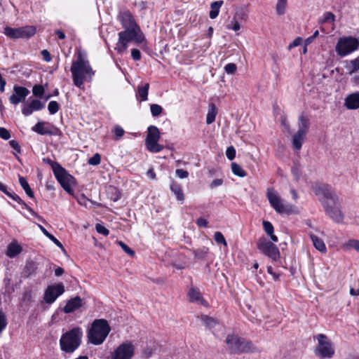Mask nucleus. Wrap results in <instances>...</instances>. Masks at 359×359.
<instances>
[{
  "label": "nucleus",
  "instance_id": "338daca9",
  "mask_svg": "<svg viewBox=\"0 0 359 359\" xmlns=\"http://www.w3.org/2000/svg\"><path fill=\"white\" fill-rule=\"evenodd\" d=\"M41 55L46 62H50L52 59L50 53L47 50H43Z\"/></svg>",
  "mask_w": 359,
  "mask_h": 359
},
{
  "label": "nucleus",
  "instance_id": "a211bd4d",
  "mask_svg": "<svg viewBox=\"0 0 359 359\" xmlns=\"http://www.w3.org/2000/svg\"><path fill=\"white\" fill-rule=\"evenodd\" d=\"M83 300L79 296L70 299L67 301L66 305L63 308L65 313H70L82 306Z\"/></svg>",
  "mask_w": 359,
  "mask_h": 359
},
{
  "label": "nucleus",
  "instance_id": "6ab92c4d",
  "mask_svg": "<svg viewBox=\"0 0 359 359\" xmlns=\"http://www.w3.org/2000/svg\"><path fill=\"white\" fill-rule=\"evenodd\" d=\"M44 107V104L39 100H33L29 104H26L22 109V113L25 116H29L33 113L34 111L41 110Z\"/></svg>",
  "mask_w": 359,
  "mask_h": 359
},
{
  "label": "nucleus",
  "instance_id": "774afa93",
  "mask_svg": "<svg viewBox=\"0 0 359 359\" xmlns=\"http://www.w3.org/2000/svg\"><path fill=\"white\" fill-rule=\"evenodd\" d=\"M267 272L273 276L274 280H278L279 278V274L273 271L271 266H268Z\"/></svg>",
  "mask_w": 359,
  "mask_h": 359
},
{
  "label": "nucleus",
  "instance_id": "2eb2a0df",
  "mask_svg": "<svg viewBox=\"0 0 359 359\" xmlns=\"http://www.w3.org/2000/svg\"><path fill=\"white\" fill-rule=\"evenodd\" d=\"M65 291V286L61 283L48 286L44 292V302L46 304H53Z\"/></svg>",
  "mask_w": 359,
  "mask_h": 359
},
{
  "label": "nucleus",
  "instance_id": "680f3d73",
  "mask_svg": "<svg viewBox=\"0 0 359 359\" xmlns=\"http://www.w3.org/2000/svg\"><path fill=\"white\" fill-rule=\"evenodd\" d=\"M231 27H229V29H231L234 31H238L241 29L240 23L235 19H233L231 22Z\"/></svg>",
  "mask_w": 359,
  "mask_h": 359
},
{
  "label": "nucleus",
  "instance_id": "7ed1b4c3",
  "mask_svg": "<svg viewBox=\"0 0 359 359\" xmlns=\"http://www.w3.org/2000/svg\"><path fill=\"white\" fill-rule=\"evenodd\" d=\"M144 41V35L140 27L125 29L118 33V40L115 48L118 53H122L126 50L129 43L140 44Z\"/></svg>",
  "mask_w": 359,
  "mask_h": 359
},
{
  "label": "nucleus",
  "instance_id": "6e6552de",
  "mask_svg": "<svg viewBox=\"0 0 359 359\" xmlns=\"http://www.w3.org/2000/svg\"><path fill=\"white\" fill-rule=\"evenodd\" d=\"M298 130L292 137V146L296 150H300L306 139L309 128V120L302 114L298 118Z\"/></svg>",
  "mask_w": 359,
  "mask_h": 359
},
{
  "label": "nucleus",
  "instance_id": "9d476101",
  "mask_svg": "<svg viewBox=\"0 0 359 359\" xmlns=\"http://www.w3.org/2000/svg\"><path fill=\"white\" fill-rule=\"evenodd\" d=\"M54 175L62 187L69 194H74L72 186L75 184V179L67 173L60 165H55Z\"/></svg>",
  "mask_w": 359,
  "mask_h": 359
},
{
  "label": "nucleus",
  "instance_id": "3c124183",
  "mask_svg": "<svg viewBox=\"0 0 359 359\" xmlns=\"http://www.w3.org/2000/svg\"><path fill=\"white\" fill-rule=\"evenodd\" d=\"M226 157L229 160H233L236 156V149L233 146L229 147L226 151Z\"/></svg>",
  "mask_w": 359,
  "mask_h": 359
},
{
  "label": "nucleus",
  "instance_id": "5fc2aeb1",
  "mask_svg": "<svg viewBox=\"0 0 359 359\" xmlns=\"http://www.w3.org/2000/svg\"><path fill=\"white\" fill-rule=\"evenodd\" d=\"M32 299V293L31 290L25 291L22 294V301L29 303Z\"/></svg>",
  "mask_w": 359,
  "mask_h": 359
},
{
  "label": "nucleus",
  "instance_id": "13d9d810",
  "mask_svg": "<svg viewBox=\"0 0 359 359\" xmlns=\"http://www.w3.org/2000/svg\"><path fill=\"white\" fill-rule=\"evenodd\" d=\"M175 173L176 175L181 179L187 178L189 176V172L182 169H177Z\"/></svg>",
  "mask_w": 359,
  "mask_h": 359
},
{
  "label": "nucleus",
  "instance_id": "4c0bfd02",
  "mask_svg": "<svg viewBox=\"0 0 359 359\" xmlns=\"http://www.w3.org/2000/svg\"><path fill=\"white\" fill-rule=\"evenodd\" d=\"M286 5L287 0H278L276 4V11L278 15H281L285 13Z\"/></svg>",
  "mask_w": 359,
  "mask_h": 359
},
{
  "label": "nucleus",
  "instance_id": "4be33fe9",
  "mask_svg": "<svg viewBox=\"0 0 359 359\" xmlns=\"http://www.w3.org/2000/svg\"><path fill=\"white\" fill-rule=\"evenodd\" d=\"M19 39L30 38L36 34V27L34 26H25L18 28Z\"/></svg>",
  "mask_w": 359,
  "mask_h": 359
},
{
  "label": "nucleus",
  "instance_id": "aec40b11",
  "mask_svg": "<svg viewBox=\"0 0 359 359\" xmlns=\"http://www.w3.org/2000/svg\"><path fill=\"white\" fill-rule=\"evenodd\" d=\"M344 105L348 109H359V92L348 95L345 98Z\"/></svg>",
  "mask_w": 359,
  "mask_h": 359
},
{
  "label": "nucleus",
  "instance_id": "49530a36",
  "mask_svg": "<svg viewBox=\"0 0 359 359\" xmlns=\"http://www.w3.org/2000/svg\"><path fill=\"white\" fill-rule=\"evenodd\" d=\"M48 109L50 114H55L59 110V104L56 101H50L48 105Z\"/></svg>",
  "mask_w": 359,
  "mask_h": 359
},
{
  "label": "nucleus",
  "instance_id": "dca6fc26",
  "mask_svg": "<svg viewBox=\"0 0 359 359\" xmlns=\"http://www.w3.org/2000/svg\"><path fill=\"white\" fill-rule=\"evenodd\" d=\"M118 20L121 22L123 30L139 27L132 13L129 11H123L118 13Z\"/></svg>",
  "mask_w": 359,
  "mask_h": 359
},
{
  "label": "nucleus",
  "instance_id": "473e14b6",
  "mask_svg": "<svg viewBox=\"0 0 359 359\" xmlns=\"http://www.w3.org/2000/svg\"><path fill=\"white\" fill-rule=\"evenodd\" d=\"M4 34L11 39H19L18 28H12L6 27L4 32Z\"/></svg>",
  "mask_w": 359,
  "mask_h": 359
},
{
  "label": "nucleus",
  "instance_id": "f3484780",
  "mask_svg": "<svg viewBox=\"0 0 359 359\" xmlns=\"http://www.w3.org/2000/svg\"><path fill=\"white\" fill-rule=\"evenodd\" d=\"M13 91L14 93L10 97L9 100L14 105L25 102L26 97L29 93V90L22 86H14Z\"/></svg>",
  "mask_w": 359,
  "mask_h": 359
},
{
  "label": "nucleus",
  "instance_id": "5701e85b",
  "mask_svg": "<svg viewBox=\"0 0 359 359\" xmlns=\"http://www.w3.org/2000/svg\"><path fill=\"white\" fill-rule=\"evenodd\" d=\"M217 114V109L215 104L213 103L209 104L208 111L206 116L207 124H211L215 121Z\"/></svg>",
  "mask_w": 359,
  "mask_h": 359
},
{
  "label": "nucleus",
  "instance_id": "a19ab883",
  "mask_svg": "<svg viewBox=\"0 0 359 359\" xmlns=\"http://www.w3.org/2000/svg\"><path fill=\"white\" fill-rule=\"evenodd\" d=\"M117 244L123 249V250L130 255V257H133L135 255V252L131 248H130L126 243L123 241H117Z\"/></svg>",
  "mask_w": 359,
  "mask_h": 359
},
{
  "label": "nucleus",
  "instance_id": "393cba45",
  "mask_svg": "<svg viewBox=\"0 0 359 359\" xmlns=\"http://www.w3.org/2000/svg\"><path fill=\"white\" fill-rule=\"evenodd\" d=\"M189 301L192 302H198L203 304L204 300L201 297V292L194 288H191L188 292Z\"/></svg>",
  "mask_w": 359,
  "mask_h": 359
},
{
  "label": "nucleus",
  "instance_id": "c85d7f7f",
  "mask_svg": "<svg viewBox=\"0 0 359 359\" xmlns=\"http://www.w3.org/2000/svg\"><path fill=\"white\" fill-rule=\"evenodd\" d=\"M19 182L26 194L30 198H34V192L30 188L27 180L24 177L19 176Z\"/></svg>",
  "mask_w": 359,
  "mask_h": 359
},
{
  "label": "nucleus",
  "instance_id": "b1692460",
  "mask_svg": "<svg viewBox=\"0 0 359 359\" xmlns=\"http://www.w3.org/2000/svg\"><path fill=\"white\" fill-rule=\"evenodd\" d=\"M37 269V264L33 261H29L26 263L25 266L23 269V276L28 278L31 275L35 273Z\"/></svg>",
  "mask_w": 359,
  "mask_h": 359
},
{
  "label": "nucleus",
  "instance_id": "423d86ee",
  "mask_svg": "<svg viewBox=\"0 0 359 359\" xmlns=\"http://www.w3.org/2000/svg\"><path fill=\"white\" fill-rule=\"evenodd\" d=\"M226 343L229 350L234 353H248L260 351L252 342L233 334H229L226 337Z\"/></svg>",
  "mask_w": 359,
  "mask_h": 359
},
{
  "label": "nucleus",
  "instance_id": "1a4fd4ad",
  "mask_svg": "<svg viewBox=\"0 0 359 359\" xmlns=\"http://www.w3.org/2000/svg\"><path fill=\"white\" fill-rule=\"evenodd\" d=\"M359 48V39L353 36H344L339 39L335 50L338 55L344 57Z\"/></svg>",
  "mask_w": 359,
  "mask_h": 359
},
{
  "label": "nucleus",
  "instance_id": "a18cd8bd",
  "mask_svg": "<svg viewBox=\"0 0 359 359\" xmlns=\"http://www.w3.org/2000/svg\"><path fill=\"white\" fill-rule=\"evenodd\" d=\"M32 93L36 97H41L44 93V88L41 85H35L32 88Z\"/></svg>",
  "mask_w": 359,
  "mask_h": 359
},
{
  "label": "nucleus",
  "instance_id": "72a5a7b5",
  "mask_svg": "<svg viewBox=\"0 0 359 359\" xmlns=\"http://www.w3.org/2000/svg\"><path fill=\"white\" fill-rule=\"evenodd\" d=\"M149 88V83H146L143 86H138V88H137L138 95L140 97L142 101H145L147 100Z\"/></svg>",
  "mask_w": 359,
  "mask_h": 359
},
{
  "label": "nucleus",
  "instance_id": "69168bd1",
  "mask_svg": "<svg viewBox=\"0 0 359 359\" xmlns=\"http://www.w3.org/2000/svg\"><path fill=\"white\" fill-rule=\"evenodd\" d=\"M27 210L33 215L36 218H37L39 219V221H41L43 223H46V221L41 217L39 216L36 212L34 211V210L30 208V207H27Z\"/></svg>",
  "mask_w": 359,
  "mask_h": 359
},
{
  "label": "nucleus",
  "instance_id": "c756f323",
  "mask_svg": "<svg viewBox=\"0 0 359 359\" xmlns=\"http://www.w3.org/2000/svg\"><path fill=\"white\" fill-rule=\"evenodd\" d=\"M201 320L203 322L205 325L208 328H212L215 327L217 324L218 322L216 319L208 316L206 315H202L201 316Z\"/></svg>",
  "mask_w": 359,
  "mask_h": 359
},
{
  "label": "nucleus",
  "instance_id": "f03ea898",
  "mask_svg": "<svg viewBox=\"0 0 359 359\" xmlns=\"http://www.w3.org/2000/svg\"><path fill=\"white\" fill-rule=\"evenodd\" d=\"M70 71L74 84L82 88L85 81H90L94 74L88 60L85 59L81 52H79L76 60L72 64Z\"/></svg>",
  "mask_w": 359,
  "mask_h": 359
},
{
  "label": "nucleus",
  "instance_id": "de8ad7c7",
  "mask_svg": "<svg viewBox=\"0 0 359 359\" xmlns=\"http://www.w3.org/2000/svg\"><path fill=\"white\" fill-rule=\"evenodd\" d=\"M262 224L263 228L267 235H271L273 233V226L270 222L264 220Z\"/></svg>",
  "mask_w": 359,
  "mask_h": 359
},
{
  "label": "nucleus",
  "instance_id": "ddd939ff",
  "mask_svg": "<svg viewBox=\"0 0 359 359\" xmlns=\"http://www.w3.org/2000/svg\"><path fill=\"white\" fill-rule=\"evenodd\" d=\"M266 197L270 205L278 213H290L292 211V206L284 205L278 193L273 189H269L266 192Z\"/></svg>",
  "mask_w": 359,
  "mask_h": 359
},
{
  "label": "nucleus",
  "instance_id": "ea45409f",
  "mask_svg": "<svg viewBox=\"0 0 359 359\" xmlns=\"http://www.w3.org/2000/svg\"><path fill=\"white\" fill-rule=\"evenodd\" d=\"M214 238L216 243L219 244H223L224 246H227V243L225 240V238L221 232L216 231L214 234Z\"/></svg>",
  "mask_w": 359,
  "mask_h": 359
},
{
  "label": "nucleus",
  "instance_id": "09e8293b",
  "mask_svg": "<svg viewBox=\"0 0 359 359\" xmlns=\"http://www.w3.org/2000/svg\"><path fill=\"white\" fill-rule=\"evenodd\" d=\"M7 325L6 318L5 313L0 311V334Z\"/></svg>",
  "mask_w": 359,
  "mask_h": 359
},
{
  "label": "nucleus",
  "instance_id": "6e6d98bb",
  "mask_svg": "<svg viewBox=\"0 0 359 359\" xmlns=\"http://www.w3.org/2000/svg\"><path fill=\"white\" fill-rule=\"evenodd\" d=\"M11 137L10 132L5 128H0V137L4 140H8Z\"/></svg>",
  "mask_w": 359,
  "mask_h": 359
},
{
  "label": "nucleus",
  "instance_id": "f257e3e1",
  "mask_svg": "<svg viewBox=\"0 0 359 359\" xmlns=\"http://www.w3.org/2000/svg\"><path fill=\"white\" fill-rule=\"evenodd\" d=\"M314 194L320 196L321 204L331 219L337 223L343 222L344 215L341 210V203L338 195L328 184H318L312 186Z\"/></svg>",
  "mask_w": 359,
  "mask_h": 359
},
{
  "label": "nucleus",
  "instance_id": "603ef678",
  "mask_svg": "<svg viewBox=\"0 0 359 359\" xmlns=\"http://www.w3.org/2000/svg\"><path fill=\"white\" fill-rule=\"evenodd\" d=\"M114 133L116 136V140H119L124 135L123 129L119 126H116L114 128Z\"/></svg>",
  "mask_w": 359,
  "mask_h": 359
},
{
  "label": "nucleus",
  "instance_id": "864d4df0",
  "mask_svg": "<svg viewBox=\"0 0 359 359\" xmlns=\"http://www.w3.org/2000/svg\"><path fill=\"white\" fill-rule=\"evenodd\" d=\"M236 69V65L234 63H229L224 67V70L227 74H234Z\"/></svg>",
  "mask_w": 359,
  "mask_h": 359
},
{
  "label": "nucleus",
  "instance_id": "2f4dec72",
  "mask_svg": "<svg viewBox=\"0 0 359 359\" xmlns=\"http://www.w3.org/2000/svg\"><path fill=\"white\" fill-rule=\"evenodd\" d=\"M232 172L240 177H244L246 176V172L241 168L240 165L236 163H231Z\"/></svg>",
  "mask_w": 359,
  "mask_h": 359
},
{
  "label": "nucleus",
  "instance_id": "e2e57ef3",
  "mask_svg": "<svg viewBox=\"0 0 359 359\" xmlns=\"http://www.w3.org/2000/svg\"><path fill=\"white\" fill-rule=\"evenodd\" d=\"M196 224L200 227H207L208 226V221L203 217L198 218L196 220Z\"/></svg>",
  "mask_w": 359,
  "mask_h": 359
},
{
  "label": "nucleus",
  "instance_id": "e433bc0d",
  "mask_svg": "<svg viewBox=\"0 0 359 359\" xmlns=\"http://www.w3.org/2000/svg\"><path fill=\"white\" fill-rule=\"evenodd\" d=\"M335 20V15L331 12H325L323 16L318 19V23L325 24L327 22H333Z\"/></svg>",
  "mask_w": 359,
  "mask_h": 359
},
{
  "label": "nucleus",
  "instance_id": "20e7f679",
  "mask_svg": "<svg viewBox=\"0 0 359 359\" xmlns=\"http://www.w3.org/2000/svg\"><path fill=\"white\" fill-rule=\"evenodd\" d=\"M82 337L83 331L79 327L66 332L60 339L61 351L67 353H74L81 345Z\"/></svg>",
  "mask_w": 359,
  "mask_h": 359
},
{
  "label": "nucleus",
  "instance_id": "c03bdc74",
  "mask_svg": "<svg viewBox=\"0 0 359 359\" xmlns=\"http://www.w3.org/2000/svg\"><path fill=\"white\" fill-rule=\"evenodd\" d=\"M101 162V156L96 153L91 158H90L88 161L89 165H97Z\"/></svg>",
  "mask_w": 359,
  "mask_h": 359
},
{
  "label": "nucleus",
  "instance_id": "f704fd0d",
  "mask_svg": "<svg viewBox=\"0 0 359 359\" xmlns=\"http://www.w3.org/2000/svg\"><path fill=\"white\" fill-rule=\"evenodd\" d=\"M34 131L40 135L50 134V131L44 127V123L41 122L37 123L32 128Z\"/></svg>",
  "mask_w": 359,
  "mask_h": 359
},
{
  "label": "nucleus",
  "instance_id": "4468645a",
  "mask_svg": "<svg viewBox=\"0 0 359 359\" xmlns=\"http://www.w3.org/2000/svg\"><path fill=\"white\" fill-rule=\"evenodd\" d=\"M135 353V347L131 341L120 344L114 351L112 359H131Z\"/></svg>",
  "mask_w": 359,
  "mask_h": 359
},
{
  "label": "nucleus",
  "instance_id": "cd10ccee",
  "mask_svg": "<svg viewBox=\"0 0 359 359\" xmlns=\"http://www.w3.org/2000/svg\"><path fill=\"white\" fill-rule=\"evenodd\" d=\"M170 189L172 192L176 196V198L178 201H184V196L180 184L172 182L170 185Z\"/></svg>",
  "mask_w": 359,
  "mask_h": 359
},
{
  "label": "nucleus",
  "instance_id": "58836bf2",
  "mask_svg": "<svg viewBox=\"0 0 359 359\" xmlns=\"http://www.w3.org/2000/svg\"><path fill=\"white\" fill-rule=\"evenodd\" d=\"M208 252V248H203L201 249H198L194 250V253L196 258L198 259H204Z\"/></svg>",
  "mask_w": 359,
  "mask_h": 359
},
{
  "label": "nucleus",
  "instance_id": "8fccbe9b",
  "mask_svg": "<svg viewBox=\"0 0 359 359\" xmlns=\"http://www.w3.org/2000/svg\"><path fill=\"white\" fill-rule=\"evenodd\" d=\"M95 229L97 233L102 234L104 236H108L109 233V231L105 228L103 225L97 224L95 226Z\"/></svg>",
  "mask_w": 359,
  "mask_h": 359
},
{
  "label": "nucleus",
  "instance_id": "0eeeda50",
  "mask_svg": "<svg viewBox=\"0 0 359 359\" xmlns=\"http://www.w3.org/2000/svg\"><path fill=\"white\" fill-rule=\"evenodd\" d=\"M314 339L318 341L315 354L320 359L332 358L335 351L332 342L328 337L324 334H318L314 337Z\"/></svg>",
  "mask_w": 359,
  "mask_h": 359
},
{
  "label": "nucleus",
  "instance_id": "9b49d317",
  "mask_svg": "<svg viewBox=\"0 0 359 359\" xmlns=\"http://www.w3.org/2000/svg\"><path fill=\"white\" fill-rule=\"evenodd\" d=\"M159 139L160 132L158 128L154 126H150L147 129V135L145 140L147 149L154 153L162 151L163 147L158 144Z\"/></svg>",
  "mask_w": 359,
  "mask_h": 359
},
{
  "label": "nucleus",
  "instance_id": "79ce46f5",
  "mask_svg": "<svg viewBox=\"0 0 359 359\" xmlns=\"http://www.w3.org/2000/svg\"><path fill=\"white\" fill-rule=\"evenodd\" d=\"M151 113L154 116H159L163 111L162 107L157 104H152L150 106Z\"/></svg>",
  "mask_w": 359,
  "mask_h": 359
},
{
  "label": "nucleus",
  "instance_id": "7c9ffc66",
  "mask_svg": "<svg viewBox=\"0 0 359 359\" xmlns=\"http://www.w3.org/2000/svg\"><path fill=\"white\" fill-rule=\"evenodd\" d=\"M347 69H348V74L350 75L359 72V56L350 61Z\"/></svg>",
  "mask_w": 359,
  "mask_h": 359
},
{
  "label": "nucleus",
  "instance_id": "bf43d9fd",
  "mask_svg": "<svg viewBox=\"0 0 359 359\" xmlns=\"http://www.w3.org/2000/svg\"><path fill=\"white\" fill-rule=\"evenodd\" d=\"M10 146L15 150V151L18 154L20 153V146L19 145L18 142L16 140H12L9 142Z\"/></svg>",
  "mask_w": 359,
  "mask_h": 359
},
{
  "label": "nucleus",
  "instance_id": "412c9836",
  "mask_svg": "<svg viewBox=\"0 0 359 359\" xmlns=\"http://www.w3.org/2000/svg\"><path fill=\"white\" fill-rule=\"evenodd\" d=\"M22 250V247L15 242H12L7 248L6 255L10 258L15 257Z\"/></svg>",
  "mask_w": 359,
  "mask_h": 359
},
{
  "label": "nucleus",
  "instance_id": "f8f14e48",
  "mask_svg": "<svg viewBox=\"0 0 359 359\" xmlns=\"http://www.w3.org/2000/svg\"><path fill=\"white\" fill-rule=\"evenodd\" d=\"M257 247L262 253L274 261L280 258V252L277 246L265 238L258 240Z\"/></svg>",
  "mask_w": 359,
  "mask_h": 359
},
{
  "label": "nucleus",
  "instance_id": "bb28decb",
  "mask_svg": "<svg viewBox=\"0 0 359 359\" xmlns=\"http://www.w3.org/2000/svg\"><path fill=\"white\" fill-rule=\"evenodd\" d=\"M311 239L313 242L314 247L320 252H324L326 251V247L323 240L320 239L318 236L311 234Z\"/></svg>",
  "mask_w": 359,
  "mask_h": 359
},
{
  "label": "nucleus",
  "instance_id": "c9c22d12",
  "mask_svg": "<svg viewBox=\"0 0 359 359\" xmlns=\"http://www.w3.org/2000/svg\"><path fill=\"white\" fill-rule=\"evenodd\" d=\"M351 248L355 250L358 252H359V241L358 240L350 239L349 241H348L347 243H346L344 245V250H348Z\"/></svg>",
  "mask_w": 359,
  "mask_h": 359
},
{
  "label": "nucleus",
  "instance_id": "0e129e2a",
  "mask_svg": "<svg viewBox=\"0 0 359 359\" xmlns=\"http://www.w3.org/2000/svg\"><path fill=\"white\" fill-rule=\"evenodd\" d=\"M48 238L52 241L57 247L62 250H64L62 244L54 236L50 234Z\"/></svg>",
  "mask_w": 359,
  "mask_h": 359
},
{
  "label": "nucleus",
  "instance_id": "4d7b16f0",
  "mask_svg": "<svg viewBox=\"0 0 359 359\" xmlns=\"http://www.w3.org/2000/svg\"><path fill=\"white\" fill-rule=\"evenodd\" d=\"M131 56L134 60H140L141 58V53L138 49L133 48L131 50Z\"/></svg>",
  "mask_w": 359,
  "mask_h": 359
},
{
  "label": "nucleus",
  "instance_id": "a878e982",
  "mask_svg": "<svg viewBox=\"0 0 359 359\" xmlns=\"http://www.w3.org/2000/svg\"><path fill=\"white\" fill-rule=\"evenodd\" d=\"M223 5V1H217L212 2L210 4L211 11H210V18L211 19L216 18L219 12L221 6Z\"/></svg>",
  "mask_w": 359,
  "mask_h": 359
},
{
  "label": "nucleus",
  "instance_id": "052dcab7",
  "mask_svg": "<svg viewBox=\"0 0 359 359\" xmlns=\"http://www.w3.org/2000/svg\"><path fill=\"white\" fill-rule=\"evenodd\" d=\"M222 184H223L222 179H215L210 183V188L212 189L217 187L221 186Z\"/></svg>",
  "mask_w": 359,
  "mask_h": 359
},
{
  "label": "nucleus",
  "instance_id": "39448f33",
  "mask_svg": "<svg viewBox=\"0 0 359 359\" xmlns=\"http://www.w3.org/2000/svg\"><path fill=\"white\" fill-rule=\"evenodd\" d=\"M110 330V326L106 320H95L88 332V340L94 345H100L105 340Z\"/></svg>",
  "mask_w": 359,
  "mask_h": 359
},
{
  "label": "nucleus",
  "instance_id": "37998d69",
  "mask_svg": "<svg viewBox=\"0 0 359 359\" xmlns=\"http://www.w3.org/2000/svg\"><path fill=\"white\" fill-rule=\"evenodd\" d=\"M6 195L11 198L13 200L15 201L16 202H18L19 204H21L22 205H24L27 209V207H29L16 194H15L14 192H11V191H8V193H6Z\"/></svg>",
  "mask_w": 359,
  "mask_h": 359
}]
</instances>
